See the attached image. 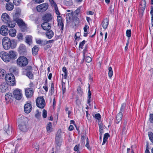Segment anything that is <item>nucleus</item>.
<instances>
[{"mask_svg": "<svg viewBox=\"0 0 153 153\" xmlns=\"http://www.w3.org/2000/svg\"><path fill=\"white\" fill-rule=\"evenodd\" d=\"M21 0H13V3L16 5H18L20 3Z\"/></svg>", "mask_w": 153, "mask_h": 153, "instance_id": "51", "label": "nucleus"}, {"mask_svg": "<svg viewBox=\"0 0 153 153\" xmlns=\"http://www.w3.org/2000/svg\"><path fill=\"white\" fill-rule=\"evenodd\" d=\"M9 35L12 37L15 36L16 34V31L15 29H11L10 30L8 31Z\"/></svg>", "mask_w": 153, "mask_h": 153, "instance_id": "25", "label": "nucleus"}, {"mask_svg": "<svg viewBox=\"0 0 153 153\" xmlns=\"http://www.w3.org/2000/svg\"><path fill=\"white\" fill-rule=\"evenodd\" d=\"M48 4L47 3L40 4L36 7V9L38 12H43L47 10L48 7Z\"/></svg>", "mask_w": 153, "mask_h": 153, "instance_id": "5", "label": "nucleus"}, {"mask_svg": "<svg viewBox=\"0 0 153 153\" xmlns=\"http://www.w3.org/2000/svg\"><path fill=\"white\" fill-rule=\"evenodd\" d=\"M36 105L39 108H43L44 107L45 102L43 97H38L36 100Z\"/></svg>", "mask_w": 153, "mask_h": 153, "instance_id": "6", "label": "nucleus"}, {"mask_svg": "<svg viewBox=\"0 0 153 153\" xmlns=\"http://www.w3.org/2000/svg\"><path fill=\"white\" fill-rule=\"evenodd\" d=\"M33 1H34L35 3H40L43 2L44 1V0H33Z\"/></svg>", "mask_w": 153, "mask_h": 153, "instance_id": "61", "label": "nucleus"}, {"mask_svg": "<svg viewBox=\"0 0 153 153\" xmlns=\"http://www.w3.org/2000/svg\"><path fill=\"white\" fill-rule=\"evenodd\" d=\"M131 30L130 29L127 30L126 31V35L128 38H130L131 36Z\"/></svg>", "mask_w": 153, "mask_h": 153, "instance_id": "42", "label": "nucleus"}, {"mask_svg": "<svg viewBox=\"0 0 153 153\" xmlns=\"http://www.w3.org/2000/svg\"><path fill=\"white\" fill-rule=\"evenodd\" d=\"M77 91L78 93L80 95H82V94H83V91L81 87L80 86L78 87L77 89Z\"/></svg>", "mask_w": 153, "mask_h": 153, "instance_id": "50", "label": "nucleus"}, {"mask_svg": "<svg viewBox=\"0 0 153 153\" xmlns=\"http://www.w3.org/2000/svg\"><path fill=\"white\" fill-rule=\"evenodd\" d=\"M4 130L8 135H10L12 134L11 128L9 127V126L8 125H6L4 127Z\"/></svg>", "mask_w": 153, "mask_h": 153, "instance_id": "20", "label": "nucleus"}, {"mask_svg": "<svg viewBox=\"0 0 153 153\" xmlns=\"http://www.w3.org/2000/svg\"><path fill=\"white\" fill-rule=\"evenodd\" d=\"M108 76L109 77L111 78L113 75V71L112 70V69L111 67H109L108 68Z\"/></svg>", "mask_w": 153, "mask_h": 153, "instance_id": "36", "label": "nucleus"}, {"mask_svg": "<svg viewBox=\"0 0 153 153\" xmlns=\"http://www.w3.org/2000/svg\"><path fill=\"white\" fill-rule=\"evenodd\" d=\"M141 6V10L142 11H144L146 7V2L145 0H142L140 2V4Z\"/></svg>", "mask_w": 153, "mask_h": 153, "instance_id": "28", "label": "nucleus"}, {"mask_svg": "<svg viewBox=\"0 0 153 153\" xmlns=\"http://www.w3.org/2000/svg\"><path fill=\"white\" fill-rule=\"evenodd\" d=\"M25 95L27 98H30L33 95L34 92L33 89L26 88L25 89Z\"/></svg>", "mask_w": 153, "mask_h": 153, "instance_id": "13", "label": "nucleus"}, {"mask_svg": "<svg viewBox=\"0 0 153 153\" xmlns=\"http://www.w3.org/2000/svg\"><path fill=\"white\" fill-rule=\"evenodd\" d=\"M149 121L152 123H153V114H151L149 115Z\"/></svg>", "mask_w": 153, "mask_h": 153, "instance_id": "58", "label": "nucleus"}, {"mask_svg": "<svg viewBox=\"0 0 153 153\" xmlns=\"http://www.w3.org/2000/svg\"><path fill=\"white\" fill-rule=\"evenodd\" d=\"M54 8L55 13L57 15V16H60V13L58 10L57 6H56L55 7H54Z\"/></svg>", "mask_w": 153, "mask_h": 153, "instance_id": "44", "label": "nucleus"}, {"mask_svg": "<svg viewBox=\"0 0 153 153\" xmlns=\"http://www.w3.org/2000/svg\"><path fill=\"white\" fill-rule=\"evenodd\" d=\"M54 40H51L47 41H44L43 42V45H45L51 43L53 42Z\"/></svg>", "mask_w": 153, "mask_h": 153, "instance_id": "46", "label": "nucleus"}, {"mask_svg": "<svg viewBox=\"0 0 153 153\" xmlns=\"http://www.w3.org/2000/svg\"><path fill=\"white\" fill-rule=\"evenodd\" d=\"M5 79L8 85L10 86L16 85L15 77L12 73H10L6 74L5 76Z\"/></svg>", "mask_w": 153, "mask_h": 153, "instance_id": "2", "label": "nucleus"}, {"mask_svg": "<svg viewBox=\"0 0 153 153\" xmlns=\"http://www.w3.org/2000/svg\"><path fill=\"white\" fill-rule=\"evenodd\" d=\"M86 41L85 40H84L82 42H80L79 43V48H81V49H82L83 48V46L85 44Z\"/></svg>", "mask_w": 153, "mask_h": 153, "instance_id": "43", "label": "nucleus"}, {"mask_svg": "<svg viewBox=\"0 0 153 153\" xmlns=\"http://www.w3.org/2000/svg\"><path fill=\"white\" fill-rule=\"evenodd\" d=\"M62 136L61 130V129H59L56 135L55 143L56 145L59 147L61 146L62 142Z\"/></svg>", "mask_w": 153, "mask_h": 153, "instance_id": "4", "label": "nucleus"}, {"mask_svg": "<svg viewBox=\"0 0 153 153\" xmlns=\"http://www.w3.org/2000/svg\"><path fill=\"white\" fill-rule=\"evenodd\" d=\"M52 123L51 122H49L47 125L46 129L48 132H50L52 131Z\"/></svg>", "mask_w": 153, "mask_h": 153, "instance_id": "33", "label": "nucleus"}, {"mask_svg": "<svg viewBox=\"0 0 153 153\" xmlns=\"http://www.w3.org/2000/svg\"><path fill=\"white\" fill-rule=\"evenodd\" d=\"M32 69V68L30 66H27L25 68V70L27 71H30Z\"/></svg>", "mask_w": 153, "mask_h": 153, "instance_id": "63", "label": "nucleus"}, {"mask_svg": "<svg viewBox=\"0 0 153 153\" xmlns=\"http://www.w3.org/2000/svg\"><path fill=\"white\" fill-rule=\"evenodd\" d=\"M49 1L51 4L52 7H53L54 6V7H55L56 6H57L56 4L54 2L53 0H49Z\"/></svg>", "mask_w": 153, "mask_h": 153, "instance_id": "48", "label": "nucleus"}, {"mask_svg": "<svg viewBox=\"0 0 153 153\" xmlns=\"http://www.w3.org/2000/svg\"><path fill=\"white\" fill-rule=\"evenodd\" d=\"M123 116V114L119 113L116 116L115 122L118 124L121 120Z\"/></svg>", "mask_w": 153, "mask_h": 153, "instance_id": "21", "label": "nucleus"}, {"mask_svg": "<svg viewBox=\"0 0 153 153\" xmlns=\"http://www.w3.org/2000/svg\"><path fill=\"white\" fill-rule=\"evenodd\" d=\"M5 100L9 102L13 98V97L11 93L8 92L5 94Z\"/></svg>", "mask_w": 153, "mask_h": 153, "instance_id": "19", "label": "nucleus"}, {"mask_svg": "<svg viewBox=\"0 0 153 153\" xmlns=\"http://www.w3.org/2000/svg\"><path fill=\"white\" fill-rule=\"evenodd\" d=\"M127 128H126V127L123 126L122 131V134H125L126 133L127 131Z\"/></svg>", "mask_w": 153, "mask_h": 153, "instance_id": "53", "label": "nucleus"}, {"mask_svg": "<svg viewBox=\"0 0 153 153\" xmlns=\"http://www.w3.org/2000/svg\"><path fill=\"white\" fill-rule=\"evenodd\" d=\"M18 126L19 129L23 132H26L28 129L26 122L23 120H21Z\"/></svg>", "mask_w": 153, "mask_h": 153, "instance_id": "7", "label": "nucleus"}, {"mask_svg": "<svg viewBox=\"0 0 153 153\" xmlns=\"http://www.w3.org/2000/svg\"><path fill=\"white\" fill-rule=\"evenodd\" d=\"M13 17L14 21L16 22L20 19L19 18V14L17 13H16L13 15Z\"/></svg>", "mask_w": 153, "mask_h": 153, "instance_id": "35", "label": "nucleus"}, {"mask_svg": "<svg viewBox=\"0 0 153 153\" xmlns=\"http://www.w3.org/2000/svg\"><path fill=\"white\" fill-rule=\"evenodd\" d=\"M94 117H95L96 119L98 120L99 123H100L101 116L100 114L98 113L96 114L95 115V116H94Z\"/></svg>", "mask_w": 153, "mask_h": 153, "instance_id": "39", "label": "nucleus"}, {"mask_svg": "<svg viewBox=\"0 0 153 153\" xmlns=\"http://www.w3.org/2000/svg\"><path fill=\"white\" fill-rule=\"evenodd\" d=\"M8 54L10 59H14L16 56V52L13 51H10Z\"/></svg>", "mask_w": 153, "mask_h": 153, "instance_id": "27", "label": "nucleus"}, {"mask_svg": "<svg viewBox=\"0 0 153 153\" xmlns=\"http://www.w3.org/2000/svg\"><path fill=\"white\" fill-rule=\"evenodd\" d=\"M149 136L150 140L153 143V133L149 132Z\"/></svg>", "mask_w": 153, "mask_h": 153, "instance_id": "45", "label": "nucleus"}, {"mask_svg": "<svg viewBox=\"0 0 153 153\" xmlns=\"http://www.w3.org/2000/svg\"><path fill=\"white\" fill-rule=\"evenodd\" d=\"M80 35V33L79 32H77L75 34L74 36V38L76 40L79 37V35Z\"/></svg>", "mask_w": 153, "mask_h": 153, "instance_id": "59", "label": "nucleus"}, {"mask_svg": "<svg viewBox=\"0 0 153 153\" xmlns=\"http://www.w3.org/2000/svg\"><path fill=\"white\" fill-rule=\"evenodd\" d=\"M32 36H28L25 37V42L28 44L30 45L32 42Z\"/></svg>", "mask_w": 153, "mask_h": 153, "instance_id": "30", "label": "nucleus"}, {"mask_svg": "<svg viewBox=\"0 0 153 153\" xmlns=\"http://www.w3.org/2000/svg\"><path fill=\"white\" fill-rule=\"evenodd\" d=\"M58 26L60 28V30L62 31L64 28V21L61 16H57Z\"/></svg>", "mask_w": 153, "mask_h": 153, "instance_id": "11", "label": "nucleus"}, {"mask_svg": "<svg viewBox=\"0 0 153 153\" xmlns=\"http://www.w3.org/2000/svg\"><path fill=\"white\" fill-rule=\"evenodd\" d=\"M42 116L43 118H46L47 116V111L45 109L43 110L42 111Z\"/></svg>", "mask_w": 153, "mask_h": 153, "instance_id": "55", "label": "nucleus"}, {"mask_svg": "<svg viewBox=\"0 0 153 153\" xmlns=\"http://www.w3.org/2000/svg\"><path fill=\"white\" fill-rule=\"evenodd\" d=\"M73 15V14L72 12L67 14L66 16V20L67 22L69 20H71L72 19Z\"/></svg>", "mask_w": 153, "mask_h": 153, "instance_id": "32", "label": "nucleus"}, {"mask_svg": "<svg viewBox=\"0 0 153 153\" xmlns=\"http://www.w3.org/2000/svg\"><path fill=\"white\" fill-rule=\"evenodd\" d=\"M16 22L14 21H10V20L8 22H7V24L8 27H10L13 28L16 25Z\"/></svg>", "mask_w": 153, "mask_h": 153, "instance_id": "26", "label": "nucleus"}, {"mask_svg": "<svg viewBox=\"0 0 153 153\" xmlns=\"http://www.w3.org/2000/svg\"><path fill=\"white\" fill-rule=\"evenodd\" d=\"M17 63L18 65L21 67L26 66L28 63L27 59L24 56L19 57L17 60Z\"/></svg>", "mask_w": 153, "mask_h": 153, "instance_id": "3", "label": "nucleus"}, {"mask_svg": "<svg viewBox=\"0 0 153 153\" xmlns=\"http://www.w3.org/2000/svg\"><path fill=\"white\" fill-rule=\"evenodd\" d=\"M44 42V41H43L41 39H39L38 40H36V42L37 44H42V45H43V46L44 45H43Z\"/></svg>", "mask_w": 153, "mask_h": 153, "instance_id": "56", "label": "nucleus"}, {"mask_svg": "<svg viewBox=\"0 0 153 153\" xmlns=\"http://www.w3.org/2000/svg\"><path fill=\"white\" fill-rule=\"evenodd\" d=\"M54 93V84L53 83H51V95Z\"/></svg>", "mask_w": 153, "mask_h": 153, "instance_id": "49", "label": "nucleus"}, {"mask_svg": "<svg viewBox=\"0 0 153 153\" xmlns=\"http://www.w3.org/2000/svg\"><path fill=\"white\" fill-rule=\"evenodd\" d=\"M46 33V36L49 39H51L54 35V33L51 30H48Z\"/></svg>", "mask_w": 153, "mask_h": 153, "instance_id": "23", "label": "nucleus"}, {"mask_svg": "<svg viewBox=\"0 0 153 153\" xmlns=\"http://www.w3.org/2000/svg\"><path fill=\"white\" fill-rule=\"evenodd\" d=\"M5 87V86L4 85H3L2 84H1L0 86V89H1V91L3 92L6 89L5 88H4Z\"/></svg>", "mask_w": 153, "mask_h": 153, "instance_id": "62", "label": "nucleus"}, {"mask_svg": "<svg viewBox=\"0 0 153 153\" xmlns=\"http://www.w3.org/2000/svg\"><path fill=\"white\" fill-rule=\"evenodd\" d=\"M32 109L31 102L30 101L27 102L24 106V111L26 113H29Z\"/></svg>", "mask_w": 153, "mask_h": 153, "instance_id": "10", "label": "nucleus"}, {"mask_svg": "<svg viewBox=\"0 0 153 153\" xmlns=\"http://www.w3.org/2000/svg\"><path fill=\"white\" fill-rule=\"evenodd\" d=\"M17 37L19 39H22L23 38V35L21 33H19L17 36Z\"/></svg>", "mask_w": 153, "mask_h": 153, "instance_id": "64", "label": "nucleus"}, {"mask_svg": "<svg viewBox=\"0 0 153 153\" xmlns=\"http://www.w3.org/2000/svg\"><path fill=\"white\" fill-rule=\"evenodd\" d=\"M13 93L16 99L19 100L22 98V93L21 90L16 89L13 91Z\"/></svg>", "mask_w": 153, "mask_h": 153, "instance_id": "9", "label": "nucleus"}, {"mask_svg": "<svg viewBox=\"0 0 153 153\" xmlns=\"http://www.w3.org/2000/svg\"><path fill=\"white\" fill-rule=\"evenodd\" d=\"M42 19L45 22H49L52 19L51 15L50 14H47L42 18Z\"/></svg>", "mask_w": 153, "mask_h": 153, "instance_id": "18", "label": "nucleus"}, {"mask_svg": "<svg viewBox=\"0 0 153 153\" xmlns=\"http://www.w3.org/2000/svg\"><path fill=\"white\" fill-rule=\"evenodd\" d=\"M85 61L87 62H90L91 61L92 59L91 57L89 56L83 57Z\"/></svg>", "mask_w": 153, "mask_h": 153, "instance_id": "41", "label": "nucleus"}, {"mask_svg": "<svg viewBox=\"0 0 153 153\" xmlns=\"http://www.w3.org/2000/svg\"><path fill=\"white\" fill-rule=\"evenodd\" d=\"M99 127L100 128V133H103V129L104 128L103 127V126L102 123H101L100 124L99 123Z\"/></svg>", "mask_w": 153, "mask_h": 153, "instance_id": "38", "label": "nucleus"}, {"mask_svg": "<svg viewBox=\"0 0 153 153\" xmlns=\"http://www.w3.org/2000/svg\"><path fill=\"white\" fill-rule=\"evenodd\" d=\"M16 22L21 28H25L26 27V24L21 19H20Z\"/></svg>", "mask_w": 153, "mask_h": 153, "instance_id": "17", "label": "nucleus"}, {"mask_svg": "<svg viewBox=\"0 0 153 153\" xmlns=\"http://www.w3.org/2000/svg\"><path fill=\"white\" fill-rule=\"evenodd\" d=\"M126 106V103H123L121 105L120 111L119 113H121L123 114V113L125 111Z\"/></svg>", "mask_w": 153, "mask_h": 153, "instance_id": "34", "label": "nucleus"}, {"mask_svg": "<svg viewBox=\"0 0 153 153\" xmlns=\"http://www.w3.org/2000/svg\"><path fill=\"white\" fill-rule=\"evenodd\" d=\"M5 71L3 69H0V78L4 79L5 78Z\"/></svg>", "mask_w": 153, "mask_h": 153, "instance_id": "29", "label": "nucleus"}, {"mask_svg": "<svg viewBox=\"0 0 153 153\" xmlns=\"http://www.w3.org/2000/svg\"><path fill=\"white\" fill-rule=\"evenodd\" d=\"M62 88L63 93L64 94V93L65 92L66 90L65 83L62 82Z\"/></svg>", "mask_w": 153, "mask_h": 153, "instance_id": "54", "label": "nucleus"}, {"mask_svg": "<svg viewBox=\"0 0 153 153\" xmlns=\"http://www.w3.org/2000/svg\"><path fill=\"white\" fill-rule=\"evenodd\" d=\"M80 145H76L74 148V150L75 152H77V153H80L79 151V146Z\"/></svg>", "mask_w": 153, "mask_h": 153, "instance_id": "47", "label": "nucleus"}, {"mask_svg": "<svg viewBox=\"0 0 153 153\" xmlns=\"http://www.w3.org/2000/svg\"><path fill=\"white\" fill-rule=\"evenodd\" d=\"M0 56L2 59L5 62H9L10 60L8 53L2 51L1 52Z\"/></svg>", "mask_w": 153, "mask_h": 153, "instance_id": "8", "label": "nucleus"}, {"mask_svg": "<svg viewBox=\"0 0 153 153\" xmlns=\"http://www.w3.org/2000/svg\"><path fill=\"white\" fill-rule=\"evenodd\" d=\"M0 33L3 36H6L8 33V30L6 26L3 25L0 28Z\"/></svg>", "mask_w": 153, "mask_h": 153, "instance_id": "14", "label": "nucleus"}, {"mask_svg": "<svg viewBox=\"0 0 153 153\" xmlns=\"http://www.w3.org/2000/svg\"><path fill=\"white\" fill-rule=\"evenodd\" d=\"M2 43L4 48L7 50L9 49L10 47L12 48H14L16 45L15 40H11L7 37H5L3 39Z\"/></svg>", "mask_w": 153, "mask_h": 153, "instance_id": "1", "label": "nucleus"}, {"mask_svg": "<svg viewBox=\"0 0 153 153\" xmlns=\"http://www.w3.org/2000/svg\"><path fill=\"white\" fill-rule=\"evenodd\" d=\"M6 8L8 10H12L13 9L14 5L12 3H7L6 5Z\"/></svg>", "mask_w": 153, "mask_h": 153, "instance_id": "22", "label": "nucleus"}, {"mask_svg": "<svg viewBox=\"0 0 153 153\" xmlns=\"http://www.w3.org/2000/svg\"><path fill=\"white\" fill-rule=\"evenodd\" d=\"M41 26L43 30H45L50 29L51 27V24L47 22H45L42 23L41 25Z\"/></svg>", "mask_w": 153, "mask_h": 153, "instance_id": "15", "label": "nucleus"}, {"mask_svg": "<svg viewBox=\"0 0 153 153\" xmlns=\"http://www.w3.org/2000/svg\"><path fill=\"white\" fill-rule=\"evenodd\" d=\"M109 136L110 135L108 133H106L104 135L103 139H105V140H107Z\"/></svg>", "mask_w": 153, "mask_h": 153, "instance_id": "57", "label": "nucleus"}, {"mask_svg": "<svg viewBox=\"0 0 153 153\" xmlns=\"http://www.w3.org/2000/svg\"><path fill=\"white\" fill-rule=\"evenodd\" d=\"M19 53L21 55H24L26 54L27 51L26 47L23 44H21L18 49Z\"/></svg>", "mask_w": 153, "mask_h": 153, "instance_id": "12", "label": "nucleus"}, {"mask_svg": "<svg viewBox=\"0 0 153 153\" xmlns=\"http://www.w3.org/2000/svg\"><path fill=\"white\" fill-rule=\"evenodd\" d=\"M108 20L107 19L103 20L102 23V25L103 28L104 29L107 28L108 25Z\"/></svg>", "mask_w": 153, "mask_h": 153, "instance_id": "24", "label": "nucleus"}, {"mask_svg": "<svg viewBox=\"0 0 153 153\" xmlns=\"http://www.w3.org/2000/svg\"><path fill=\"white\" fill-rule=\"evenodd\" d=\"M1 19L3 21L7 23L10 20L9 16L6 13L3 14L1 16Z\"/></svg>", "mask_w": 153, "mask_h": 153, "instance_id": "16", "label": "nucleus"}, {"mask_svg": "<svg viewBox=\"0 0 153 153\" xmlns=\"http://www.w3.org/2000/svg\"><path fill=\"white\" fill-rule=\"evenodd\" d=\"M36 112L37 113L35 114V116L37 118H39L41 116V113H40L38 110H36Z\"/></svg>", "mask_w": 153, "mask_h": 153, "instance_id": "52", "label": "nucleus"}, {"mask_svg": "<svg viewBox=\"0 0 153 153\" xmlns=\"http://www.w3.org/2000/svg\"><path fill=\"white\" fill-rule=\"evenodd\" d=\"M86 137H87L86 136V135L85 134H84L83 135L82 134L81 135L82 141V142L84 143H84H85L84 139L85 138H86Z\"/></svg>", "mask_w": 153, "mask_h": 153, "instance_id": "60", "label": "nucleus"}, {"mask_svg": "<svg viewBox=\"0 0 153 153\" xmlns=\"http://www.w3.org/2000/svg\"><path fill=\"white\" fill-rule=\"evenodd\" d=\"M62 71L64 73V78L65 79H66L67 77V70L66 68L64 67L62 68Z\"/></svg>", "mask_w": 153, "mask_h": 153, "instance_id": "40", "label": "nucleus"}, {"mask_svg": "<svg viewBox=\"0 0 153 153\" xmlns=\"http://www.w3.org/2000/svg\"><path fill=\"white\" fill-rule=\"evenodd\" d=\"M39 49L36 46L34 47L32 49V53L33 55L35 56L37 54Z\"/></svg>", "mask_w": 153, "mask_h": 153, "instance_id": "31", "label": "nucleus"}, {"mask_svg": "<svg viewBox=\"0 0 153 153\" xmlns=\"http://www.w3.org/2000/svg\"><path fill=\"white\" fill-rule=\"evenodd\" d=\"M26 75L30 79H33V74L30 71H29L27 72Z\"/></svg>", "mask_w": 153, "mask_h": 153, "instance_id": "37", "label": "nucleus"}]
</instances>
